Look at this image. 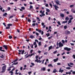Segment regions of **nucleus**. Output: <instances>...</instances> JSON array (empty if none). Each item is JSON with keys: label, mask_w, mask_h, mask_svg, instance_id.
I'll return each mask as SVG.
<instances>
[{"label": "nucleus", "mask_w": 75, "mask_h": 75, "mask_svg": "<svg viewBox=\"0 0 75 75\" xmlns=\"http://www.w3.org/2000/svg\"><path fill=\"white\" fill-rule=\"evenodd\" d=\"M6 67L7 66L5 65L4 66H3L2 67V71H1L2 73H4L5 71H6Z\"/></svg>", "instance_id": "obj_1"}, {"label": "nucleus", "mask_w": 75, "mask_h": 75, "mask_svg": "<svg viewBox=\"0 0 75 75\" xmlns=\"http://www.w3.org/2000/svg\"><path fill=\"white\" fill-rule=\"evenodd\" d=\"M18 51H19V52L18 53V54L19 55H20L21 54V53L20 52H22L21 53V54H22V55H23V54H24V52H25L24 51V50H18Z\"/></svg>", "instance_id": "obj_2"}, {"label": "nucleus", "mask_w": 75, "mask_h": 75, "mask_svg": "<svg viewBox=\"0 0 75 75\" xmlns=\"http://www.w3.org/2000/svg\"><path fill=\"white\" fill-rule=\"evenodd\" d=\"M59 47V48H61V47H63L64 46V45L62 43H61V42H60L58 44Z\"/></svg>", "instance_id": "obj_3"}, {"label": "nucleus", "mask_w": 75, "mask_h": 75, "mask_svg": "<svg viewBox=\"0 0 75 75\" xmlns=\"http://www.w3.org/2000/svg\"><path fill=\"white\" fill-rule=\"evenodd\" d=\"M64 50H67V51H69L71 50V48H68L67 47H65L64 48Z\"/></svg>", "instance_id": "obj_4"}, {"label": "nucleus", "mask_w": 75, "mask_h": 75, "mask_svg": "<svg viewBox=\"0 0 75 75\" xmlns=\"http://www.w3.org/2000/svg\"><path fill=\"white\" fill-rule=\"evenodd\" d=\"M35 62H39V63H41L42 62V60L41 61L40 60H39L38 59L35 60Z\"/></svg>", "instance_id": "obj_5"}, {"label": "nucleus", "mask_w": 75, "mask_h": 75, "mask_svg": "<svg viewBox=\"0 0 75 75\" xmlns=\"http://www.w3.org/2000/svg\"><path fill=\"white\" fill-rule=\"evenodd\" d=\"M53 6L54 7L56 10H58V9L57 8H59V7L56 5H53Z\"/></svg>", "instance_id": "obj_6"}, {"label": "nucleus", "mask_w": 75, "mask_h": 75, "mask_svg": "<svg viewBox=\"0 0 75 75\" xmlns=\"http://www.w3.org/2000/svg\"><path fill=\"white\" fill-rule=\"evenodd\" d=\"M56 3V4H57V5H58V4L59 5V6H61V4H60L59 3V1L57 0V1H55Z\"/></svg>", "instance_id": "obj_7"}, {"label": "nucleus", "mask_w": 75, "mask_h": 75, "mask_svg": "<svg viewBox=\"0 0 75 75\" xmlns=\"http://www.w3.org/2000/svg\"><path fill=\"white\" fill-rule=\"evenodd\" d=\"M3 47H4L5 49V50H7V49H8V47H7V46L6 45H3Z\"/></svg>", "instance_id": "obj_8"}, {"label": "nucleus", "mask_w": 75, "mask_h": 75, "mask_svg": "<svg viewBox=\"0 0 75 75\" xmlns=\"http://www.w3.org/2000/svg\"><path fill=\"white\" fill-rule=\"evenodd\" d=\"M58 61V58H57L56 59H54L53 60L54 62H57Z\"/></svg>", "instance_id": "obj_9"}, {"label": "nucleus", "mask_w": 75, "mask_h": 75, "mask_svg": "<svg viewBox=\"0 0 75 75\" xmlns=\"http://www.w3.org/2000/svg\"><path fill=\"white\" fill-rule=\"evenodd\" d=\"M63 71H64V70H62L61 68H60L59 71V72H61V73H62V72H63Z\"/></svg>", "instance_id": "obj_10"}, {"label": "nucleus", "mask_w": 75, "mask_h": 75, "mask_svg": "<svg viewBox=\"0 0 75 75\" xmlns=\"http://www.w3.org/2000/svg\"><path fill=\"white\" fill-rule=\"evenodd\" d=\"M29 37L30 38H31V39H33V38H35V37L33 35H30Z\"/></svg>", "instance_id": "obj_11"}, {"label": "nucleus", "mask_w": 75, "mask_h": 75, "mask_svg": "<svg viewBox=\"0 0 75 75\" xmlns=\"http://www.w3.org/2000/svg\"><path fill=\"white\" fill-rule=\"evenodd\" d=\"M40 13H41L42 14H44V11H43L42 10H41L40 11Z\"/></svg>", "instance_id": "obj_12"}, {"label": "nucleus", "mask_w": 75, "mask_h": 75, "mask_svg": "<svg viewBox=\"0 0 75 75\" xmlns=\"http://www.w3.org/2000/svg\"><path fill=\"white\" fill-rule=\"evenodd\" d=\"M45 70H46L45 67H43V68L41 69L40 70L41 71H45Z\"/></svg>", "instance_id": "obj_13"}, {"label": "nucleus", "mask_w": 75, "mask_h": 75, "mask_svg": "<svg viewBox=\"0 0 75 75\" xmlns=\"http://www.w3.org/2000/svg\"><path fill=\"white\" fill-rule=\"evenodd\" d=\"M52 46H50L49 47V50H48V51H50V50H51V49H52Z\"/></svg>", "instance_id": "obj_14"}, {"label": "nucleus", "mask_w": 75, "mask_h": 75, "mask_svg": "<svg viewBox=\"0 0 75 75\" xmlns=\"http://www.w3.org/2000/svg\"><path fill=\"white\" fill-rule=\"evenodd\" d=\"M66 33L67 34H71V32H70V31H69V30H67L66 31Z\"/></svg>", "instance_id": "obj_15"}, {"label": "nucleus", "mask_w": 75, "mask_h": 75, "mask_svg": "<svg viewBox=\"0 0 75 75\" xmlns=\"http://www.w3.org/2000/svg\"><path fill=\"white\" fill-rule=\"evenodd\" d=\"M60 16L62 17H64V14L62 13H60Z\"/></svg>", "instance_id": "obj_16"}, {"label": "nucleus", "mask_w": 75, "mask_h": 75, "mask_svg": "<svg viewBox=\"0 0 75 75\" xmlns=\"http://www.w3.org/2000/svg\"><path fill=\"white\" fill-rule=\"evenodd\" d=\"M57 72V70L56 69H54V70L53 71V73H56Z\"/></svg>", "instance_id": "obj_17"}, {"label": "nucleus", "mask_w": 75, "mask_h": 75, "mask_svg": "<svg viewBox=\"0 0 75 75\" xmlns=\"http://www.w3.org/2000/svg\"><path fill=\"white\" fill-rule=\"evenodd\" d=\"M13 24L11 23H9L7 24V26H8V27H10V26H12Z\"/></svg>", "instance_id": "obj_18"}, {"label": "nucleus", "mask_w": 75, "mask_h": 75, "mask_svg": "<svg viewBox=\"0 0 75 75\" xmlns=\"http://www.w3.org/2000/svg\"><path fill=\"white\" fill-rule=\"evenodd\" d=\"M6 15H7V13H5L3 14V16H4V17H7Z\"/></svg>", "instance_id": "obj_19"}, {"label": "nucleus", "mask_w": 75, "mask_h": 75, "mask_svg": "<svg viewBox=\"0 0 75 75\" xmlns=\"http://www.w3.org/2000/svg\"><path fill=\"white\" fill-rule=\"evenodd\" d=\"M68 23V21H63L62 22V23L63 24H64L65 23Z\"/></svg>", "instance_id": "obj_20"}, {"label": "nucleus", "mask_w": 75, "mask_h": 75, "mask_svg": "<svg viewBox=\"0 0 75 75\" xmlns=\"http://www.w3.org/2000/svg\"><path fill=\"white\" fill-rule=\"evenodd\" d=\"M46 10L47 12H48V13H50V10L49 9L46 8Z\"/></svg>", "instance_id": "obj_21"}, {"label": "nucleus", "mask_w": 75, "mask_h": 75, "mask_svg": "<svg viewBox=\"0 0 75 75\" xmlns=\"http://www.w3.org/2000/svg\"><path fill=\"white\" fill-rule=\"evenodd\" d=\"M48 67H53V66H52V64H49L48 65Z\"/></svg>", "instance_id": "obj_22"}, {"label": "nucleus", "mask_w": 75, "mask_h": 75, "mask_svg": "<svg viewBox=\"0 0 75 75\" xmlns=\"http://www.w3.org/2000/svg\"><path fill=\"white\" fill-rule=\"evenodd\" d=\"M10 26L6 27V30H8L10 29Z\"/></svg>", "instance_id": "obj_23"}, {"label": "nucleus", "mask_w": 75, "mask_h": 75, "mask_svg": "<svg viewBox=\"0 0 75 75\" xmlns=\"http://www.w3.org/2000/svg\"><path fill=\"white\" fill-rule=\"evenodd\" d=\"M45 16V14H42L41 15H40V17H42V16Z\"/></svg>", "instance_id": "obj_24"}, {"label": "nucleus", "mask_w": 75, "mask_h": 75, "mask_svg": "<svg viewBox=\"0 0 75 75\" xmlns=\"http://www.w3.org/2000/svg\"><path fill=\"white\" fill-rule=\"evenodd\" d=\"M8 38L9 39H11L13 38V37L11 35H9V36Z\"/></svg>", "instance_id": "obj_25"}, {"label": "nucleus", "mask_w": 75, "mask_h": 75, "mask_svg": "<svg viewBox=\"0 0 75 75\" xmlns=\"http://www.w3.org/2000/svg\"><path fill=\"white\" fill-rule=\"evenodd\" d=\"M65 20L66 21H68V20H69V18H68V16L66 17L65 19Z\"/></svg>", "instance_id": "obj_26"}, {"label": "nucleus", "mask_w": 75, "mask_h": 75, "mask_svg": "<svg viewBox=\"0 0 75 75\" xmlns=\"http://www.w3.org/2000/svg\"><path fill=\"white\" fill-rule=\"evenodd\" d=\"M39 46H40L41 45V42H39L38 43Z\"/></svg>", "instance_id": "obj_27"}, {"label": "nucleus", "mask_w": 75, "mask_h": 75, "mask_svg": "<svg viewBox=\"0 0 75 75\" xmlns=\"http://www.w3.org/2000/svg\"><path fill=\"white\" fill-rule=\"evenodd\" d=\"M29 56L30 57H31L33 56V55H35V54H34V53H32V54H29Z\"/></svg>", "instance_id": "obj_28"}, {"label": "nucleus", "mask_w": 75, "mask_h": 75, "mask_svg": "<svg viewBox=\"0 0 75 75\" xmlns=\"http://www.w3.org/2000/svg\"><path fill=\"white\" fill-rule=\"evenodd\" d=\"M64 29H65V30H66V29H67V26L64 25Z\"/></svg>", "instance_id": "obj_29"}, {"label": "nucleus", "mask_w": 75, "mask_h": 75, "mask_svg": "<svg viewBox=\"0 0 75 75\" xmlns=\"http://www.w3.org/2000/svg\"><path fill=\"white\" fill-rule=\"evenodd\" d=\"M17 61H18V59L16 58L15 60L13 61V62H16Z\"/></svg>", "instance_id": "obj_30"}, {"label": "nucleus", "mask_w": 75, "mask_h": 75, "mask_svg": "<svg viewBox=\"0 0 75 75\" xmlns=\"http://www.w3.org/2000/svg\"><path fill=\"white\" fill-rule=\"evenodd\" d=\"M46 35H47V37H49L50 35V33H47Z\"/></svg>", "instance_id": "obj_31"}, {"label": "nucleus", "mask_w": 75, "mask_h": 75, "mask_svg": "<svg viewBox=\"0 0 75 75\" xmlns=\"http://www.w3.org/2000/svg\"><path fill=\"white\" fill-rule=\"evenodd\" d=\"M57 23L58 24H59V25H61V23H60V21H58L57 22Z\"/></svg>", "instance_id": "obj_32"}, {"label": "nucleus", "mask_w": 75, "mask_h": 75, "mask_svg": "<svg viewBox=\"0 0 75 75\" xmlns=\"http://www.w3.org/2000/svg\"><path fill=\"white\" fill-rule=\"evenodd\" d=\"M28 21L30 23L31 22V20H30V19H28Z\"/></svg>", "instance_id": "obj_33"}, {"label": "nucleus", "mask_w": 75, "mask_h": 75, "mask_svg": "<svg viewBox=\"0 0 75 75\" xmlns=\"http://www.w3.org/2000/svg\"><path fill=\"white\" fill-rule=\"evenodd\" d=\"M36 19H37V20H38V21H40V18L37 17L36 18Z\"/></svg>", "instance_id": "obj_34"}, {"label": "nucleus", "mask_w": 75, "mask_h": 75, "mask_svg": "<svg viewBox=\"0 0 75 75\" xmlns=\"http://www.w3.org/2000/svg\"><path fill=\"white\" fill-rule=\"evenodd\" d=\"M66 69H71V67H66Z\"/></svg>", "instance_id": "obj_35"}, {"label": "nucleus", "mask_w": 75, "mask_h": 75, "mask_svg": "<svg viewBox=\"0 0 75 75\" xmlns=\"http://www.w3.org/2000/svg\"><path fill=\"white\" fill-rule=\"evenodd\" d=\"M33 8V6L31 5H30V9H31V8Z\"/></svg>", "instance_id": "obj_36"}, {"label": "nucleus", "mask_w": 75, "mask_h": 75, "mask_svg": "<svg viewBox=\"0 0 75 75\" xmlns=\"http://www.w3.org/2000/svg\"><path fill=\"white\" fill-rule=\"evenodd\" d=\"M70 65H74V63L71 62H70L69 63Z\"/></svg>", "instance_id": "obj_37"}, {"label": "nucleus", "mask_w": 75, "mask_h": 75, "mask_svg": "<svg viewBox=\"0 0 75 75\" xmlns=\"http://www.w3.org/2000/svg\"><path fill=\"white\" fill-rule=\"evenodd\" d=\"M73 6H74V5H70V8H72L73 7Z\"/></svg>", "instance_id": "obj_38"}, {"label": "nucleus", "mask_w": 75, "mask_h": 75, "mask_svg": "<svg viewBox=\"0 0 75 75\" xmlns=\"http://www.w3.org/2000/svg\"><path fill=\"white\" fill-rule=\"evenodd\" d=\"M21 8L22 10H25V8L24 7H21Z\"/></svg>", "instance_id": "obj_39"}, {"label": "nucleus", "mask_w": 75, "mask_h": 75, "mask_svg": "<svg viewBox=\"0 0 75 75\" xmlns=\"http://www.w3.org/2000/svg\"><path fill=\"white\" fill-rule=\"evenodd\" d=\"M11 9V8H10V7H8V11H9V10H10Z\"/></svg>", "instance_id": "obj_40"}, {"label": "nucleus", "mask_w": 75, "mask_h": 75, "mask_svg": "<svg viewBox=\"0 0 75 75\" xmlns=\"http://www.w3.org/2000/svg\"><path fill=\"white\" fill-rule=\"evenodd\" d=\"M52 36H50L48 38V39H49V40H50V39H51V38H52Z\"/></svg>", "instance_id": "obj_41"}, {"label": "nucleus", "mask_w": 75, "mask_h": 75, "mask_svg": "<svg viewBox=\"0 0 75 75\" xmlns=\"http://www.w3.org/2000/svg\"><path fill=\"white\" fill-rule=\"evenodd\" d=\"M13 64H14L15 65H17V64H18V62H16V63L14 62L13 63Z\"/></svg>", "instance_id": "obj_42"}, {"label": "nucleus", "mask_w": 75, "mask_h": 75, "mask_svg": "<svg viewBox=\"0 0 75 75\" xmlns=\"http://www.w3.org/2000/svg\"><path fill=\"white\" fill-rule=\"evenodd\" d=\"M50 6L51 8L52 7V5L51 4H50Z\"/></svg>", "instance_id": "obj_43"}, {"label": "nucleus", "mask_w": 75, "mask_h": 75, "mask_svg": "<svg viewBox=\"0 0 75 75\" xmlns=\"http://www.w3.org/2000/svg\"><path fill=\"white\" fill-rule=\"evenodd\" d=\"M62 42L63 44H64L65 43V41L64 40H62Z\"/></svg>", "instance_id": "obj_44"}, {"label": "nucleus", "mask_w": 75, "mask_h": 75, "mask_svg": "<svg viewBox=\"0 0 75 75\" xmlns=\"http://www.w3.org/2000/svg\"><path fill=\"white\" fill-rule=\"evenodd\" d=\"M0 58H4V56H3V55H2L0 57Z\"/></svg>", "instance_id": "obj_45"}, {"label": "nucleus", "mask_w": 75, "mask_h": 75, "mask_svg": "<svg viewBox=\"0 0 75 75\" xmlns=\"http://www.w3.org/2000/svg\"><path fill=\"white\" fill-rule=\"evenodd\" d=\"M36 35H37V36L39 35V33H38L36 32Z\"/></svg>", "instance_id": "obj_46"}, {"label": "nucleus", "mask_w": 75, "mask_h": 75, "mask_svg": "<svg viewBox=\"0 0 75 75\" xmlns=\"http://www.w3.org/2000/svg\"><path fill=\"white\" fill-rule=\"evenodd\" d=\"M33 45L32 44V45H30V46L32 48H33Z\"/></svg>", "instance_id": "obj_47"}, {"label": "nucleus", "mask_w": 75, "mask_h": 75, "mask_svg": "<svg viewBox=\"0 0 75 75\" xmlns=\"http://www.w3.org/2000/svg\"><path fill=\"white\" fill-rule=\"evenodd\" d=\"M9 73H11V74H13V72L12 70L9 72Z\"/></svg>", "instance_id": "obj_48"}, {"label": "nucleus", "mask_w": 75, "mask_h": 75, "mask_svg": "<svg viewBox=\"0 0 75 75\" xmlns=\"http://www.w3.org/2000/svg\"><path fill=\"white\" fill-rule=\"evenodd\" d=\"M32 25L33 26H35V23H33Z\"/></svg>", "instance_id": "obj_49"}, {"label": "nucleus", "mask_w": 75, "mask_h": 75, "mask_svg": "<svg viewBox=\"0 0 75 75\" xmlns=\"http://www.w3.org/2000/svg\"><path fill=\"white\" fill-rule=\"evenodd\" d=\"M31 65H32L33 66H34L35 65V64L33 62L31 63Z\"/></svg>", "instance_id": "obj_50"}, {"label": "nucleus", "mask_w": 75, "mask_h": 75, "mask_svg": "<svg viewBox=\"0 0 75 75\" xmlns=\"http://www.w3.org/2000/svg\"><path fill=\"white\" fill-rule=\"evenodd\" d=\"M57 52V50L53 52V54H56Z\"/></svg>", "instance_id": "obj_51"}, {"label": "nucleus", "mask_w": 75, "mask_h": 75, "mask_svg": "<svg viewBox=\"0 0 75 75\" xmlns=\"http://www.w3.org/2000/svg\"><path fill=\"white\" fill-rule=\"evenodd\" d=\"M38 32H39V33H41V32H42V30H39Z\"/></svg>", "instance_id": "obj_52"}, {"label": "nucleus", "mask_w": 75, "mask_h": 75, "mask_svg": "<svg viewBox=\"0 0 75 75\" xmlns=\"http://www.w3.org/2000/svg\"><path fill=\"white\" fill-rule=\"evenodd\" d=\"M73 57V58L74 59H75V55L73 54L72 56Z\"/></svg>", "instance_id": "obj_53"}, {"label": "nucleus", "mask_w": 75, "mask_h": 75, "mask_svg": "<svg viewBox=\"0 0 75 75\" xmlns=\"http://www.w3.org/2000/svg\"><path fill=\"white\" fill-rule=\"evenodd\" d=\"M17 32H18V33H20V30L18 29H17Z\"/></svg>", "instance_id": "obj_54"}, {"label": "nucleus", "mask_w": 75, "mask_h": 75, "mask_svg": "<svg viewBox=\"0 0 75 75\" xmlns=\"http://www.w3.org/2000/svg\"><path fill=\"white\" fill-rule=\"evenodd\" d=\"M68 22H69V23H71V22H72V21H71V20H69L68 21Z\"/></svg>", "instance_id": "obj_55"}, {"label": "nucleus", "mask_w": 75, "mask_h": 75, "mask_svg": "<svg viewBox=\"0 0 75 75\" xmlns=\"http://www.w3.org/2000/svg\"><path fill=\"white\" fill-rule=\"evenodd\" d=\"M13 18V16H11L9 18L10 19V18Z\"/></svg>", "instance_id": "obj_56"}, {"label": "nucleus", "mask_w": 75, "mask_h": 75, "mask_svg": "<svg viewBox=\"0 0 75 75\" xmlns=\"http://www.w3.org/2000/svg\"><path fill=\"white\" fill-rule=\"evenodd\" d=\"M70 44H71V45H73V46H74V43H70Z\"/></svg>", "instance_id": "obj_57"}, {"label": "nucleus", "mask_w": 75, "mask_h": 75, "mask_svg": "<svg viewBox=\"0 0 75 75\" xmlns=\"http://www.w3.org/2000/svg\"><path fill=\"white\" fill-rule=\"evenodd\" d=\"M3 48L2 47H0V51H1V50H2V49Z\"/></svg>", "instance_id": "obj_58"}, {"label": "nucleus", "mask_w": 75, "mask_h": 75, "mask_svg": "<svg viewBox=\"0 0 75 75\" xmlns=\"http://www.w3.org/2000/svg\"><path fill=\"white\" fill-rule=\"evenodd\" d=\"M3 25H4L5 27H6V25L5 23H3Z\"/></svg>", "instance_id": "obj_59"}, {"label": "nucleus", "mask_w": 75, "mask_h": 75, "mask_svg": "<svg viewBox=\"0 0 75 75\" xmlns=\"http://www.w3.org/2000/svg\"><path fill=\"white\" fill-rule=\"evenodd\" d=\"M33 50H30V53L31 54V53H32V52H33Z\"/></svg>", "instance_id": "obj_60"}, {"label": "nucleus", "mask_w": 75, "mask_h": 75, "mask_svg": "<svg viewBox=\"0 0 75 75\" xmlns=\"http://www.w3.org/2000/svg\"><path fill=\"white\" fill-rule=\"evenodd\" d=\"M45 6L46 7H48V4H46V5H45Z\"/></svg>", "instance_id": "obj_61"}, {"label": "nucleus", "mask_w": 75, "mask_h": 75, "mask_svg": "<svg viewBox=\"0 0 75 75\" xmlns=\"http://www.w3.org/2000/svg\"><path fill=\"white\" fill-rule=\"evenodd\" d=\"M41 24H42V26L44 25V23L42 22V23Z\"/></svg>", "instance_id": "obj_62"}, {"label": "nucleus", "mask_w": 75, "mask_h": 75, "mask_svg": "<svg viewBox=\"0 0 75 75\" xmlns=\"http://www.w3.org/2000/svg\"><path fill=\"white\" fill-rule=\"evenodd\" d=\"M31 73H32V72L31 71L29 72H28V74H31Z\"/></svg>", "instance_id": "obj_63"}, {"label": "nucleus", "mask_w": 75, "mask_h": 75, "mask_svg": "<svg viewBox=\"0 0 75 75\" xmlns=\"http://www.w3.org/2000/svg\"><path fill=\"white\" fill-rule=\"evenodd\" d=\"M72 74H75V71H73Z\"/></svg>", "instance_id": "obj_64"}]
</instances>
